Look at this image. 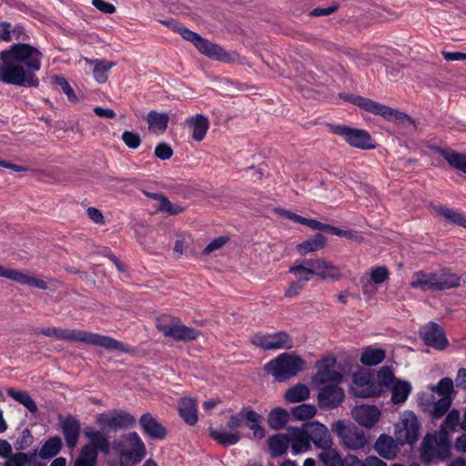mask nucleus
Returning <instances> with one entry per match:
<instances>
[{
    "instance_id": "f257e3e1",
    "label": "nucleus",
    "mask_w": 466,
    "mask_h": 466,
    "mask_svg": "<svg viewBox=\"0 0 466 466\" xmlns=\"http://www.w3.org/2000/svg\"><path fill=\"white\" fill-rule=\"evenodd\" d=\"M42 52L29 44H14L0 52V82L18 86H37Z\"/></svg>"
},
{
    "instance_id": "f03ea898",
    "label": "nucleus",
    "mask_w": 466,
    "mask_h": 466,
    "mask_svg": "<svg viewBox=\"0 0 466 466\" xmlns=\"http://www.w3.org/2000/svg\"><path fill=\"white\" fill-rule=\"evenodd\" d=\"M46 337H56L61 340L78 341L90 346L102 348L109 351L128 352V348L121 341L98 333L83 329H57L55 327L45 328L39 331Z\"/></svg>"
},
{
    "instance_id": "7ed1b4c3",
    "label": "nucleus",
    "mask_w": 466,
    "mask_h": 466,
    "mask_svg": "<svg viewBox=\"0 0 466 466\" xmlns=\"http://www.w3.org/2000/svg\"><path fill=\"white\" fill-rule=\"evenodd\" d=\"M112 449L120 458L111 460L110 466H135L144 459L147 453L146 445L136 431L115 440Z\"/></svg>"
},
{
    "instance_id": "20e7f679",
    "label": "nucleus",
    "mask_w": 466,
    "mask_h": 466,
    "mask_svg": "<svg viewBox=\"0 0 466 466\" xmlns=\"http://www.w3.org/2000/svg\"><path fill=\"white\" fill-rule=\"evenodd\" d=\"M305 361L299 356L281 353L266 364L267 371L278 381H286L304 369Z\"/></svg>"
},
{
    "instance_id": "39448f33",
    "label": "nucleus",
    "mask_w": 466,
    "mask_h": 466,
    "mask_svg": "<svg viewBox=\"0 0 466 466\" xmlns=\"http://www.w3.org/2000/svg\"><path fill=\"white\" fill-rule=\"evenodd\" d=\"M348 100L361 109L373 115L380 116L388 121H399L408 126H414V120L407 114L372 99L360 96H351Z\"/></svg>"
},
{
    "instance_id": "423d86ee",
    "label": "nucleus",
    "mask_w": 466,
    "mask_h": 466,
    "mask_svg": "<svg viewBox=\"0 0 466 466\" xmlns=\"http://www.w3.org/2000/svg\"><path fill=\"white\" fill-rule=\"evenodd\" d=\"M174 29L184 39L192 42L198 51L207 56L223 62L229 60V55L221 46L201 37L198 34L186 28L178 23H174Z\"/></svg>"
},
{
    "instance_id": "0eeeda50",
    "label": "nucleus",
    "mask_w": 466,
    "mask_h": 466,
    "mask_svg": "<svg viewBox=\"0 0 466 466\" xmlns=\"http://www.w3.org/2000/svg\"><path fill=\"white\" fill-rule=\"evenodd\" d=\"M248 408L242 409L238 413L232 415L227 422L226 429L211 430L210 436L214 441L223 446L235 445L241 439L238 429L246 424V411Z\"/></svg>"
},
{
    "instance_id": "6e6552de",
    "label": "nucleus",
    "mask_w": 466,
    "mask_h": 466,
    "mask_svg": "<svg viewBox=\"0 0 466 466\" xmlns=\"http://www.w3.org/2000/svg\"><path fill=\"white\" fill-rule=\"evenodd\" d=\"M449 436L440 433L439 437L426 435L421 448V459L424 462H431L435 459L444 460L450 455Z\"/></svg>"
},
{
    "instance_id": "1a4fd4ad",
    "label": "nucleus",
    "mask_w": 466,
    "mask_h": 466,
    "mask_svg": "<svg viewBox=\"0 0 466 466\" xmlns=\"http://www.w3.org/2000/svg\"><path fill=\"white\" fill-rule=\"evenodd\" d=\"M332 133L340 136L349 145L360 149H371L375 147L370 135L364 129L353 128L344 125L330 127Z\"/></svg>"
},
{
    "instance_id": "9d476101",
    "label": "nucleus",
    "mask_w": 466,
    "mask_h": 466,
    "mask_svg": "<svg viewBox=\"0 0 466 466\" xmlns=\"http://www.w3.org/2000/svg\"><path fill=\"white\" fill-rule=\"evenodd\" d=\"M250 342L264 350H289L293 348L291 337L284 331L275 333L258 332L251 336Z\"/></svg>"
},
{
    "instance_id": "9b49d317",
    "label": "nucleus",
    "mask_w": 466,
    "mask_h": 466,
    "mask_svg": "<svg viewBox=\"0 0 466 466\" xmlns=\"http://www.w3.org/2000/svg\"><path fill=\"white\" fill-rule=\"evenodd\" d=\"M395 436L401 445L413 444L418 441L420 422L412 411H405L402 414L400 420L395 425Z\"/></svg>"
},
{
    "instance_id": "f8f14e48",
    "label": "nucleus",
    "mask_w": 466,
    "mask_h": 466,
    "mask_svg": "<svg viewBox=\"0 0 466 466\" xmlns=\"http://www.w3.org/2000/svg\"><path fill=\"white\" fill-rule=\"evenodd\" d=\"M97 422L108 431H119L133 427L136 418L122 410H113L97 416Z\"/></svg>"
},
{
    "instance_id": "ddd939ff",
    "label": "nucleus",
    "mask_w": 466,
    "mask_h": 466,
    "mask_svg": "<svg viewBox=\"0 0 466 466\" xmlns=\"http://www.w3.org/2000/svg\"><path fill=\"white\" fill-rule=\"evenodd\" d=\"M335 431L340 437L343 445L348 449L359 450L364 448L367 444L364 432L355 426H350L344 421L339 420Z\"/></svg>"
},
{
    "instance_id": "4468645a",
    "label": "nucleus",
    "mask_w": 466,
    "mask_h": 466,
    "mask_svg": "<svg viewBox=\"0 0 466 466\" xmlns=\"http://www.w3.org/2000/svg\"><path fill=\"white\" fill-rule=\"evenodd\" d=\"M304 263L312 267L313 275L320 280L337 281L342 277L339 268L325 258L304 259Z\"/></svg>"
},
{
    "instance_id": "2eb2a0df",
    "label": "nucleus",
    "mask_w": 466,
    "mask_h": 466,
    "mask_svg": "<svg viewBox=\"0 0 466 466\" xmlns=\"http://www.w3.org/2000/svg\"><path fill=\"white\" fill-rule=\"evenodd\" d=\"M420 336L426 345L439 350H444L449 345L443 329L434 322L420 328Z\"/></svg>"
},
{
    "instance_id": "dca6fc26",
    "label": "nucleus",
    "mask_w": 466,
    "mask_h": 466,
    "mask_svg": "<svg viewBox=\"0 0 466 466\" xmlns=\"http://www.w3.org/2000/svg\"><path fill=\"white\" fill-rule=\"evenodd\" d=\"M345 399L342 388L336 385H326L319 389L318 404L322 410H331L339 407Z\"/></svg>"
},
{
    "instance_id": "f3484780",
    "label": "nucleus",
    "mask_w": 466,
    "mask_h": 466,
    "mask_svg": "<svg viewBox=\"0 0 466 466\" xmlns=\"http://www.w3.org/2000/svg\"><path fill=\"white\" fill-rule=\"evenodd\" d=\"M303 425L310 443L312 442L319 449L330 448L332 446V438L324 424L314 420L304 423Z\"/></svg>"
},
{
    "instance_id": "a211bd4d",
    "label": "nucleus",
    "mask_w": 466,
    "mask_h": 466,
    "mask_svg": "<svg viewBox=\"0 0 466 466\" xmlns=\"http://www.w3.org/2000/svg\"><path fill=\"white\" fill-rule=\"evenodd\" d=\"M420 404L429 410L431 419L437 420L442 417L451 408V396H442L436 400L433 394L427 395L422 393L419 397Z\"/></svg>"
},
{
    "instance_id": "6ab92c4d",
    "label": "nucleus",
    "mask_w": 466,
    "mask_h": 466,
    "mask_svg": "<svg viewBox=\"0 0 466 466\" xmlns=\"http://www.w3.org/2000/svg\"><path fill=\"white\" fill-rule=\"evenodd\" d=\"M335 359L327 358L323 359L317 363L319 371L314 378V380L323 386L336 385L338 386L342 380V375L337 370H330L329 367L333 366Z\"/></svg>"
},
{
    "instance_id": "aec40b11",
    "label": "nucleus",
    "mask_w": 466,
    "mask_h": 466,
    "mask_svg": "<svg viewBox=\"0 0 466 466\" xmlns=\"http://www.w3.org/2000/svg\"><path fill=\"white\" fill-rule=\"evenodd\" d=\"M0 277H4L17 283L27 285L29 287H35L43 290H46L48 288L47 283L44 279H36L25 271L7 268L1 265Z\"/></svg>"
},
{
    "instance_id": "412c9836",
    "label": "nucleus",
    "mask_w": 466,
    "mask_h": 466,
    "mask_svg": "<svg viewBox=\"0 0 466 466\" xmlns=\"http://www.w3.org/2000/svg\"><path fill=\"white\" fill-rule=\"evenodd\" d=\"M351 415L360 425L370 429L378 422L380 410L376 406L360 405L352 409Z\"/></svg>"
},
{
    "instance_id": "4be33fe9",
    "label": "nucleus",
    "mask_w": 466,
    "mask_h": 466,
    "mask_svg": "<svg viewBox=\"0 0 466 466\" xmlns=\"http://www.w3.org/2000/svg\"><path fill=\"white\" fill-rule=\"evenodd\" d=\"M143 432L155 440H163L167 436L166 428L151 413H144L139 419Z\"/></svg>"
},
{
    "instance_id": "5701e85b",
    "label": "nucleus",
    "mask_w": 466,
    "mask_h": 466,
    "mask_svg": "<svg viewBox=\"0 0 466 466\" xmlns=\"http://www.w3.org/2000/svg\"><path fill=\"white\" fill-rule=\"evenodd\" d=\"M289 432L290 435L289 440L293 454L297 455L311 449V443L308 434L306 433L304 425L300 428L289 427Z\"/></svg>"
},
{
    "instance_id": "b1692460",
    "label": "nucleus",
    "mask_w": 466,
    "mask_h": 466,
    "mask_svg": "<svg viewBox=\"0 0 466 466\" xmlns=\"http://www.w3.org/2000/svg\"><path fill=\"white\" fill-rule=\"evenodd\" d=\"M186 123L191 129V137L195 141L199 142L205 138L209 128V121L206 116L198 114L187 118Z\"/></svg>"
},
{
    "instance_id": "393cba45",
    "label": "nucleus",
    "mask_w": 466,
    "mask_h": 466,
    "mask_svg": "<svg viewBox=\"0 0 466 466\" xmlns=\"http://www.w3.org/2000/svg\"><path fill=\"white\" fill-rule=\"evenodd\" d=\"M374 450L382 458L392 460L398 452V446L392 437L381 434L374 444Z\"/></svg>"
},
{
    "instance_id": "a878e982",
    "label": "nucleus",
    "mask_w": 466,
    "mask_h": 466,
    "mask_svg": "<svg viewBox=\"0 0 466 466\" xmlns=\"http://www.w3.org/2000/svg\"><path fill=\"white\" fill-rule=\"evenodd\" d=\"M61 428L65 436L66 445L74 448L79 439L80 424L77 420L72 416H67L61 423Z\"/></svg>"
},
{
    "instance_id": "bb28decb",
    "label": "nucleus",
    "mask_w": 466,
    "mask_h": 466,
    "mask_svg": "<svg viewBox=\"0 0 466 466\" xmlns=\"http://www.w3.org/2000/svg\"><path fill=\"white\" fill-rule=\"evenodd\" d=\"M436 291L445 290L461 285V278L448 269L434 272Z\"/></svg>"
},
{
    "instance_id": "cd10ccee",
    "label": "nucleus",
    "mask_w": 466,
    "mask_h": 466,
    "mask_svg": "<svg viewBox=\"0 0 466 466\" xmlns=\"http://www.w3.org/2000/svg\"><path fill=\"white\" fill-rule=\"evenodd\" d=\"M410 285L412 289H420L423 291H436L434 272L427 273L422 270L414 272Z\"/></svg>"
},
{
    "instance_id": "c85d7f7f",
    "label": "nucleus",
    "mask_w": 466,
    "mask_h": 466,
    "mask_svg": "<svg viewBox=\"0 0 466 466\" xmlns=\"http://www.w3.org/2000/svg\"><path fill=\"white\" fill-rule=\"evenodd\" d=\"M178 410L181 418L189 425L198 422V410L196 401L190 398H183L178 403Z\"/></svg>"
},
{
    "instance_id": "c756f323",
    "label": "nucleus",
    "mask_w": 466,
    "mask_h": 466,
    "mask_svg": "<svg viewBox=\"0 0 466 466\" xmlns=\"http://www.w3.org/2000/svg\"><path fill=\"white\" fill-rule=\"evenodd\" d=\"M438 153L451 167L466 174V155L458 153L450 148H439Z\"/></svg>"
},
{
    "instance_id": "7c9ffc66",
    "label": "nucleus",
    "mask_w": 466,
    "mask_h": 466,
    "mask_svg": "<svg viewBox=\"0 0 466 466\" xmlns=\"http://www.w3.org/2000/svg\"><path fill=\"white\" fill-rule=\"evenodd\" d=\"M385 356L384 350L376 346H369L364 349L360 356V362L365 366H376L384 360Z\"/></svg>"
},
{
    "instance_id": "2f4dec72",
    "label": "nucleus",
    "mask_w": 466,
    "mask_h": 466,
    "mask_svg": "<svg viewBox=\"0 0 466 466\" xmlns=\"http://www.w3.org/2000/svg\"><path fill=\"white\" fill-rule=\"evenodd\" d=\"M85 434L90 440V444L86 446H92L96 451L99 450L105 454L109 453L110 442L103 432L90 429L86 430Z\"/></svg>"
},
{
    "instance_id": "473e14b6",
    "label": "nucleus",
    "mask_w": 466,
    "mask_h": 466,
    "mask_svg": "<svg viewBox=\"0 0 466 466\" xmlns=\"http://www.w3.org/2000/svg\"><path fill=\"white\" fill-rule=\"evenodd\" d=\"M268 447L273 457H279L285 454L290 445L289 437L285 434H275L268 441Z\"/></svg>"
},
{
    "instance_id": "72a5a7b5",
    "label": "nucleus",
    "mask_w": 466,
    "mask_h": 466,
    "mask_svg": "<svg viewBox=\"0 0 466 466\" xmlns=\"http://www.w3.org/2000/svg\"><path fill=\"white\" fill-rule=\"evenodd\" d=\"M326 238L321 234H316L313 238L301 242L297 246V250L300 255L319 251L322 249L326 244Z\"/></svg>"
},
{
    "instance_id": "f704fd0d",
    "label": "nucleus",
    "mask_w": 466,
    "mask_h": 466,
    "mask_svg": "<svg viewBox=\"0 0 466 466\" xmlns=\"http://www.w3.org/2000/svg\"><path fill=\"white\" fill-rule=\"evenodd\" d=\"M247 423L248 428L253 431V438L261 440L265 437V430L261 427L262 416L248 408L246 411Z\"/></svg>"
},
{
    "instance_id": "c9c22d12",
    "label": "nucleus",
    "mask_w": 466,
    "mask_h": 466,
    "mask_svg": "<svg viewBox=\"0 0 466 466\" xmlns=\"http://www.w3.org/2000/svg\"><path fill=\"white\" fill-rule=\"evenodd\" d=\"M198 336V330L183 325L179 319L172 330L169 338H172L175 340L187 341L194 340Z\"/></svg>"
},
{
    "instance_id": "e433bc0d",
    "label": "nucleus",
    "mask_w": 466,
    "mask_h": 466,
    "mask_svg": "<svg viewBox=\"0 0 466 466\" xmlns=\"http://www.w3.org/2000/svg\"><path fill=\"white\" fill-rule=\"evenodd\" d=\"M289 272L294 275L297 281L304 285L314 276L312 267L307 266L304 260L301 262L295 261L293 266L289 267Z\"/></svg>"
},
{
    "instance_id": "4c0bfd02",
    "label": "nucleus",
    "mask_w": 466,
    "mask_h": 466,
    "mask_svg": "<svg viewBox=\"0 0 466 466\" xmlns=\"http://www.w3.org/2000/svg\"><path fill=\"white\" fill-rule=\"evenodd\" d=\"M310 394L307 385L298 383L289 388L285 393V400L289 403L304 401L309 399Z\"/></svg>"
},
{
    "instance_id": "58836bf2",
    "label": "nucleus",
    "mask_w": 466,
    "mask_h": 466,
    "mask_svg": "<svg viewBox=\"0 0 466 466\" xmlns=\"http://www.w3.org/2000/svg\"><path fill=\"white\" fill-rule=\"evenodd\" d=\"M8 395L25 406L31 413L37 411V406L31 396L25 390H16L13 388L7 390Z\"/></svg>"
},
{
    "instance_id": "ea45409f",
    "label": "nucleus",
    "mask_w": 466,
    "mask_h": 466,
    "mask_svg": "<svg viewBox=\"0 0 466 466\" xmlns=\"http://www.w3.org/2000/svg\"><path fill=\"white\" fill-rule=\"evenodd\" d=\"M169 116L166 113H158L157 111H150L147 114V121L150 129L158 130L160 132L166 131Z\"/></svg>"
},
{
    "instance_id": "a19ab883",
    "label": "nucleus",
    "mask_w": 466,
    "mask_h": 466,
    "mask_svg": "<svg viewBox=\"0 0 466 466\" xmlns=\"http://www.w3.org/2000/svg\"><path fill=\"white\" fill-rule=\"evenodd\" d=\"M411 391V385L406 381L396 382L391 389V400L395 404L403 403Z\"/></svg>"
},
{
    "instance_id": "79ce46f5",
    "label": "nucleus",
    "mask_w": 466,
    "mask_h": 466,
    "mask_svg": "<svg viewBox=\"0 0 466 466\" xmlns=\"http://www.w3.org/2000/svg\"><path fill=\"white\" fill-rule=\"evenodd\" d=\"M322 451L319 454V461L322 466H344V462L339 452L330 448H322Z\"/></svg>"
},
{
    "instance_id": "37998d69",
    "label": "nucleus",
    "mask_w": 466,
    "mask_h": 466,
    "mask_svg": "<svg viewBox=\"0 0 466 466\" xmlns=\"http://www.w3.org/2000/svg\"><path fill=\"white\" fill-rule=\"evenodd\" d=\"M288 420V411L282 408H276L269 412L268 423L271 429L279 430L286 425Z\"/></svg>"
},
{
    "instance_id": "c03bdc74",
    "label": "nucleus",
    "mask_w": 466,
    "mask_h": 466,
    "mask_svg": "<svg viewBox=\"0 0 466 466\" xmlns=\"http://www.w3.org/2000/svg\"><path fill=\"white\" fill-rule=\"evenodd\" d=\"M62 441L59 437H51L41 447L39 456L42 459H49L56 456L61 450Z\"/></svg>"
},
{
    "instance_id": "a18cd8bd",
    "label": "nucleus",
    "mask_w": 466,
    "mask_h": 466,
    "mask_svg": "<svg viewBox=\"0 0 466 466\" xmlns=\"http://www.w3.org/2000/svg\"><path fill=\"white\" fill-rule=\"evenodd\" d=\"M434 210L437 214L445 218L450 222L466 228V218H464L456 209L444 206H436L434 207Z\"/></svg>"
},
{
    "instance_id": "49530a36",
    "label": "nucleus",
    "mask_w": 466,
    "mask_h": 466,
    "mask_svg": "<svg viewBox=\"0 0 466 466\" xmlns=\"http://www.w3.org/2000/svg\"><path fill=\"white\" fill-rule=\"evenodd\" d=\"M98 453L92 446H85L81 450L75 466H96Z\"/></svg>"
},
{
    "instance_id": "de8ad7c7",
    "label": "nucleus",
    "mask_w": 466,
    "mask_h": 466,
    "mask_svg": "<svg viewBox=\"0 0 466 466\" xmlns=\"http://www.w3.org/2000/svg\"><path fill=\"white\" fill-rule=\"evenodd\" d=\"M151 198L159 201L158 210L165 212L168 215H177L183 212V208L180 206L173 205L165 196L158 193H152L149 195Z\"/></svg>"
},
{
    "instance_id": "09e8293b",
    "label": "nucleus",
    "mask_w": 466,
    "mask_h": 466,
    "mask_svg": "<svg viewBox=\"0 0 466 466\" xmlns=\"http://www.w3.org/2000/svg\"><path fill=\"white\" fill-rule=\"evenodd\" d=\"M115 66L113 62H106L102 59L94 61L93 75L98 83H105L107 80V72Z\"/></svg>"
},
{
    "instance_id": "8fccbe9b",
    "label": "nucleus",
    "mask_w": 466,
    "mask_h": 466,
    "mask_svg": "<svg viewBox=\"0 0 466 466\" xmlns=\"http://www.w3.org/2000/svg\"><path fill=\"white\" fill-rule=\"evenodd\" d=\"M460 412L457 410H451L441 426L440 433L449 436L456 431L460 425Z\"/></svg>"
},
{
    "instance_id": "3c124183",
    "label": "nucleus",
    "mask_w": 466,
    "mask_h": 466,
    "mask_svg": "<svg viewBox=\"0 0 466 466\" xmlns=\"http://www.w3.org/2000/svg\"><path fill=\"white\" fill-rule=\"evenodd\" d=\"M317 413V408L312 404H300L291 410L292 416L299 420H305L313 418Z\"/></svg>"
},
{
    "instance_id": "603ef678",
    "label": "nucleus",
    "mask_w": 466,
    "mask_h": 466,
    "mask_svg": "<svg viewBox=\"0 0 466 466\" xmlns=\"http://www.w3.org/2000/svg\"><path fill=\"white\" fill-rule=\"evenodd\" d=\"M179 319L171 315H161L157 319V329L166 337H169Z\"/></svg>"
},
{
    "instance_id": "864d4df0",
    "label": "nucleus",
    "mask_w": 466,
    "mask_h": 466,
    "mask_svg": "<svg viewBox=\"0 0 466 466\" xmlns=\"http://www.w3.org/2000/svg\"><path fill=\"white\" fill-rule=\"evenodd\" d=\"M431 394L437 393L440 397L450 396L453 390V381L450 378L441 379L437 385L431 386Z\"/></svg>"
},
{
    "instance_id": "5fc2aeb1",
    "label": "nucleus",
    "mask_w": 466,
    "mask_h": 466,
    "mask_svg": "<svg viewBox=\"0 0 466 466\" xmlns=\"http://www.w3.org/2000/svg\"><path fill=\"white\" fill-rule=\"evenodd\" d=\"M53 83L66 95L70 101L76 102L77 100L73 88L65 77L61 76H56L53 77Z\"/></svg>"
},
{
    "instance_id": "6e6d98bb",
    "label": "nucleus",
    "mask_w": 466,
    "mask_h": 466,
    "mask_svg": "<svg viewBox=\"0 0 466 466\" xmlns=\"http://www.w3.org/2000/svg\"><path fill=\"white\" fill-rule=\"evenodd\" d=\"M329 232L333 235L343 237L348 239H353L358 242H361L363 240V238L359 234L358 231L355 230H343L337 227L330 226Z\"/></svg>"
},
{
    "instance_id": "4d7b16f0",
    "label": "nucleus",
    "mask_w": 466,
    "mask_h": 466,
    "mask_svg": "<svg viewBox=\"0 0 466 466\" xmlns=\"http://www.w3.org/2000/svg\"><path fill=\"white\" fill-rule=\"evenodd\" d=\"M29 461V456L26 453L16 452L7 458L4 466H25Z\"/></svg>"
},
{
    "instance_id": "13d9d810",
    "label": "nucleus",
    "mask_w": 466,
    "mask_h": 466,
    "mask_svg": "<svg viewBox=\"0 0 466 466\" xmlns=\"http://www.w3.org/2000/svg\"><path fill=\"white\" fill-rule=\"evenodd\" d=\"M389 279V270L385 267L373 268L370 270V280L375 284H381Z\"/></svg>"
},
{
    "instance_id": "bf43d9fd",
    "label": "nucleus",
    "mask_w": 466,
    "mask_h": 466,
    "mask_svg": "<svg viewBox=\"0 0 466 466\" xmlns=\"http://www.w3.org/2000/svg\"><path fill=\"white\" fill-rule=\"evenodd\" d=\"M122 140L126 144L127 147L132 149H136L140 146L141 139L140 137L133 132L125 131L122 134Z\"/></svg>"
},
{
    "instance_id": "052dcab7",
    "label": "nucleus",
    "mask_w": 466,
    "mask_h": 466,
    "mask_svg": "<svg viewBox=\"0 0 466 466\" xmlns=\"http://www.w3.org/2000/svg\"><path fill=\"white\" fill-rule=\"evenodd\" d=\"M172 155V148L166 143H160L155 148V156L161 160H167Z\"/></svg>"
},
{
    "instance_id": "680f3d73",
    "label": "nucleus",
    "mask_w": 466,
    "mask_h": 466,
    "mask_svg": "<svg viewBox=\"0 0 466 466\" xmlns=\"http://www.w3.org/2000/svg\"><path fill=\"white\" fill-rule=\"evenodd\" d=\"M378 379L380 384L390 386L394 379L391 369L389 367H382L378 373Z\"/></svg>"
},
{
    "instance_id": "e2e57ef3",
    "label": "nucleus",
    "mask_w": 466,
    "mask_h": 466,
    "mask_svg": "<svg viewBox=\"0 0 466 466\" xmlns=\"http://www.w3.org/2000/svg\"><path fill=\"white\" fill-rule=\"evenodd\" d=\"M305 285L297 281V280H294L292 282L289 283V287L287 288V289L285 290V294L284 296L286 298H295L297 296H299L301 291L303 290Z\"/></svg>"
},
{
    "instance_id": "0e129e2a",
    "label": "nucleus",
    "mask_w": 466,
    "mask_h": 466,
    "mask_svg": "<svg viewBox=\"0 0 466 466\" xmlns=\"http://www.w3.org/2000/svg\"><path fill=\"white\" fill-rule=\"evenodd\" d=\"M228 239V238L227 237H219L213 239L209 244L207 245L204 249V253L208 254L222 248L227 243Z\"/></svg>"
},
{
    "instance_id": "69168bd1",
    "label": "nucleus",
    "mask_w": 466,
    "mask_h": 466,
    "mask_svg": "<svg viewBox=\"0 0 466 466\" xmlns=\"http://www.w3.org/2000/svg\"><path fill=\"white\" fill-rule=\"evenodd\" d=\"M302 225H305L314 230L329 231L330 225L323 224L318 220L304 218Z\"/></svg>"
},
{
    "instance_id": "338daca9",
    "label": "nucleus",
    "mask_w": 466,
    "mask_h": 466,
    "mask_svg": "<svg viewBox=\"0 0 466 466\" xmlns=\"http://www.w3.org/2000/svg\"><path fill=\"white\" fill-rule=\"evenodd\" d=\"M92 4L96 9L105 14H113L116 11V7L112 4L104 0H93Z\"/></svg>"
},
{
    "instance_id": "774afa93",
    "label": "nucleus",
    "mask_w": 466,
    "mask_h": 466,
    "mask_svg": "<svg viewBox=\"0 0 466 466\" xmlns=\"http://www.w3.org/2000/svg\"><path fill=\"white\" fill-rule=\"evenodd\" d=\"M11 24L5 21L0 23V40L10 42L12 40Z\"/></svg>"
}]
</instances>
